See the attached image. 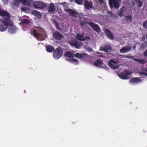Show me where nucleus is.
Listing matches in <instances>:
<instances>
[{
    "mask_svg": "<svg viewBox=\"0 0 147 147\" xmlns=\"http://www.w3.org/2000/svg\"><path fill=\"white\" fill-rule=\"evenodd\" d=\"M38 28V29L40 30V32H38L36 30L34 29L33 30V33L34 34V36L37 40L42 41L44 40L45 39V33L42 28L40 27H39Z\"/></svg>",
    "mask_w": 147,
    "mask_h": 147,
    "instance_id": "nucleus-1",
    "label": "nucleus"
},
{
    "mask_svg": "<svg viewBox=\"0 0 147 147\" xmlns=\"http://www.w3.org/2000/svg\"><path fill=\"white\" fill-rule=\"evenodd\" d=\"M0 21L1 23L4 25L0 24V31H4L7 28L8 25L10 24L11 21L8 18H1L0 19Z\"/></svg>",
    "mask_w": 147,
    "mask_h": 147,
    "instance_id": "nucleus-2",
    "label": "nucleus"
},
{
    "mask_svg": "<svg viewBox=\"0 0 147 147\" xmlns=\"http://www.w3.org/2000/svg\"><path fill=\"white\" fill-rule=\"evenodd\" d=\"M63 54V51H61V48L59 47L57 48L54 51L53 57L56 59L59 58Z\"/></svg>",
    "mask_w": 147,
    "mask_h": 147,
    "instance_id": "nucleus-3",
    "label": "nucleus"
},
{
    "mask_svg": "<svg viewBox=\"0 0 147 147\" xmlns=\"http://www.w3.org/2000/svg\"><path fill=\"white\" fill-rule=\"evenodd\" d=\"M74 55L76 57L84 61L88 59L90 56L84 53H76Z\"/></svg>",
    "mask_w": 147,
    "mask_h": 147,
    "instance_id": "nucleus-4",
    "label": "nucleus"
},
{
    "mask_svg": "<svg viewBox=\"0 0 147 147\" xmlns=\"http://www.w3.org/2000/svg\"><path fill=\"white\" fill-rule=\"evenodd\" d=\"M131 74V73L129 72L128 71L125 70L123 72L120 74H119V77L122 79L127 80L130 78Z\"/></svg>",
    "mask_w": 147,
    "mask_h": 147,
    "instance_id": "nucleus-5",
    "label": "nucleus"
},
{
    "mask_svg": "<svg viewBox=\"0 0 147 147\" xmlns=\"http://www.w3.org/2000/svg\"><path fill=\"white\" fill-rule=\"evenodd\" d=\"M33 6L36 9H42L47 7L46 5L43 2L39 1L35 2Z\"/></svg>",
    "mask_w": 147,
    "mask_h": 147,
    "instance_id": "nucleus-6",
    "label": "nucleus"
},
{
    "mask_svg": "<svg viewBox=\"0 0 147 147\" xmlns=\"http://www.w3.org/2000/svg\"><path fill=\"white\" fill-rule=\"evenodd\" d=\"M109 4L111 8L114 7L117 9L119 8L120 6L119 2L115 0H109Z\"/></svg>",
    "mask_w": 147,
    "mask_h": 147,
    "instance_id": "nucleus-7",
    "label": "nucleus"
},
{
    "mask_svg": "<svg viewBox=\"0 0 147 147\" xmlns=\"http://www.w3.org/2000/svg\"><path fill=\"white\" fill-rule=\"evenodd\" d=\"M88 24L93 29L97 32H99L101 31L100 28L99 26L94 23L90 22L88 23Z\"/></svg>",
    "mask_w": 147,
    "mask_h": 147,
    "instance_id": "nucleus-8",
    "label": "nucleus"
},
{
    "mask_svg": "<svg viewBox=\"0 0 147 147\" xmlns=\"http://www.w3.org/2000/svg\"><path fill=\"white\" fill-rule=\"evenodd\" d=\"M69 43L71 45L74 46L77 49L80 48L81 43L76 40H73L69 41Z\"/></svg>",
    "mask_w": 147,
    "mask_h": 147,
    "instance_id": "nucleus-9",
    "label": "nucleus"
},
{
    "mask_svg": "<svg viewBox=\"0 0 147 147\" xmlns=\"http://www.w3.org/2000/svg\"><path fill=\"white\" fill-rule=\"evenodd\" d=\"M118 62L113 60H111L108 62V65L111 68L113 69H117L119 67V65L117 64Z\"/></svg>",
    "mask_w": 147,
    "mask_h": 147,
    "instance_id": "nucleus-10",
    "label": "nucleus"
},
{
    "mask_svg": "<svg viewBox=\"0 0 147 147\" xmlns=\"http://www.w3.org/2000/svg\"><path fill=\"white\" fill-rule=\"evenodd\" d=\"M84 5L85 8L89 10L90 9H92L93 7V3L91 1H89L87 0H85L84 3Z\"/></svg>",
    "mask_w": 147,
    "mask_h": 147,
    "instance_id": "nucleus-11",
    "label": "nucleus"
},
{
    "mask_svg": "<svg viewBox=\"0 0 147 147\" xmlns=\"http://www.w3.org/2000/svg\"><path fill=\"white\" fill-rule=\"evenodd\" d=\"M53 38L57 40H61L63 37V36L57 31H55L53 34Z\"/></svg>",
    "mask_w": 147,
    "mask_h": 147,
    "instance_id": "nucleus-12",
    "label": "nucleus"
},
{
    "mask_svg": "<svg viewBox=\"0 0 147 147\" xmlns=\"http://www.w3.org/2000/svg\"><path fill=\"white\" fill-rule=\"evenodd\" d=\"M0 16H6V17H2V18H8L9 20H10V17L9 13L8 12L6 11H4L2 10L0 8Z\"/></svg>",
    "mask_w": 147,
    "mask_h": 147,
    "instance_id": "nucleus-13",
    "label": "nucleus"
},
{
    "mask_svg": "<svg viewBox=\"0 0 147 147\" xmlns=\"http://www.w3.org/2000/svg\"><path fill=\"white\" fill-rule=\"evenodd\" d=\"M105 33L106 36L109 39L112 40L113 39V34L109 30L107 29H106Z\"/></svg>",
    "mask_w": 147,
    "mask_h": 147,
    "instance_id": "nucleus-14",
    "label": "nucleus"
},
{
    "mask_svg": "<svg viewBox=\"0 0 147 147\" xmlns=\"http://www.w3.org/2000/svg\"><path fill=\"white\" fill-rule=\"evenodd\" d=\"M8 31L9 32L12 33L16 32V27L14 26H12L11 22L10 24L8 25Z\"/></svg>",
    "mask_w": 147,
    "mask_h": 147,
    "instance_id": "nucleus-15",
    "label": "nucleus"
},
{
    "mask_svg": "<svg viewBox=\"0 0 147 147\" xmlns=\"http://www.w3.org/2000/svg\"><path fill=\"white\" fill-rule=\"evenodd\" d=\"M67 11L69 12V14L70 16L75 18L77 17V15L78 13V12L75 11L71 9H68Z\"/></svg>",
    "mask_w": 147,
    "mask_h": 147,
    "instance_id": "nucleus-16",
    "label": "nucleus"
},
{
    "mask_svg": "<svg viewBox=\"0 0 147 147\" xmlns=\"http://www.w3.org/2000/svg\"><path fill=\"white\" fill-rule=\"evenodd\" d=\"M100 49L101 51L107 52L108 51L111 50V47L110 45H106L103 47H101Z\"/></svg>",
    "mask_w": 147,
    "mask_h": 147,
    "instance_id": "nucleus-17",
    "label": "nucleus"
},
{
    "mask_svg": "<svg viewBox=\"0 0 147 147\" xmlns=\"http://www.w3.org/2000/svg\"><path fill=\"white\" fill-rule=\"evenodd\" d=\"M131 47L129 46H127V47H123L120 50V52L121 53H125L128 51L130 50Z\"/></svg>",
    "mask_w": 147,
    "mask_h": 147,
    "instance_id": "nucleus-18",
    "label": "nucleus"
},
{
    "mask_svg": "<svg viewBox=\"0 0 147 147\" xmlns=\"http://www.w3.org/2000/svg\"><path fill=\"white\" fill-rule=\"evenodd\" d=\"M126 9V7L123 6L121 9L120 11L117 12V14L118 16L120 17H122L124 16V14L125 13V10Z\"/></svg>",
    "mask_w": 147,
    "mask_h": 147,
    "instance_id": "nucleus-19",
    "label": "nucleus"
},
{
    "mask_svg": "<svg viewBox=\"0 0 147 147\" xmlns=\"http://www.w3.org/2000/svg\"><path fill=\"white\" fill-rule=\"evenodd\" d=\"M46 49L47 51L49 53H52L54 52L55 50V48L54 47L51 45L46 46Z\"/></svg>",
    "mask_w": 147,
    "mask_h": 147,
    "instance_id": "nucleus-20",
    "label": "nucleus"
},
{
    "mask_svg": "<svg viewBox=\"0 0 147 147\" xmlns=\"http://www.w3.org/2000/svg\"><path fill=\"white\" fill-rule=\"evenodd\" d=\"M142 81L141 79L138 78H134L131 79L129 80V82L132 83H137Z\"/></svg>",
    "mask_w": 147,
    "mask_h": 147,
    "instance_id": "nucleus-21",
    "label": "nucleus"
},
{
    "mask_svg": "<svg viewBox=\"0 0 147 147\" xmlns=\"http://www.w3.org/2000/svg\"><path fill=\"white\" fill-rule=\"evenodd\" d=\"M55 9L53 3H51L49 5V12H53L55 11Z\"/></svg>",
    "mask_w": 147,
    "mask_h": 147,
    "instance_id": "nucleus-22",
    "label": "nucleus"
},
{
    "mask_svg": "<svg viewBox=\"0 0 147 147\" xmlns=\"http://www.w3.org/2000/svg\"><path fill=\"white\" fill-rule=\"evenodd\" d=\"M84 33H82L81 34H76V38H77L80 40L84 41L85 39L84 38Z\"/></svg>",
    "mask_w": 147,
    "mask_h": 147,
    "instance_id": "nucleus-23",
    "label": "nucleus"
},
{
    "mask_svg": "<svg viewBox=\"0 0 147 147\" xmlns=\"http://www.w3.org/2000/svg\"><path fill=\"white\" fill-rule=\"evenodd\" d=\"M74 54L70 51H67L65 54V56L69 58H74Z\"/></svg>",
    "mask_w": 147,
    "mask_h": 147,
    "instance_id": "nucleus-24",
    "label": "nucleus"
},
{
    "mask_svg": "<svg viewBox=\"0 0 147 147\" xmlns=\"http://www.w3.org/2000/svg\"><path fill=\"white\" fill-rule=\"evenodd\" d=\"M102 64L101 61L100 59L96 60L93 63V64L96 67H100Z\"/></svg>",
    "mask_w": 147,
    "mask_h": 147,
    "instance_id": "nucleus-25",
    "label": "nucleus"
},
{
    "mask_svg": "<svg viewBox=\"0 0 147 147\" xmlns=\"http://www.w3.org/2000/svg\"><path fill=\"white\" fill-rule=\"evenodd\" d=\"M30 22L29 19L26 18L22 19L21 21V24H28Z\"/></svg>",
    "mask_w": 147,
    "mask_h": 147,
    "instance_id": "nucleus-26",
    "label": "nucleus"
},
{
    "mask_svg": "<svg viewBox=\"0 0 147 147\" xmlns=\"http://www.w3.org/2000/svg\"><path fill=\"white\" fill-rule=\"evenodd\" d=\"M134 60L135 61L138 62V63L142 64H144L145 63V61L144 59H134Z\"/></svg>",
    "mask_w": 147,
    "mask_h": 147,
    "instance_id": "nucleus-27",
    "label": "nucleus"
},
{
    "mask_svg": "<svg viewBox=\"0 0 147 147\" xmlns=\"http://www.w3.org/2000/svg\"><path fill=\"white\" fill-rule=\"evenodd\" d=\"M70 61L72 63H75V64L76 65H77L79 63L78 61L76 59H70Z\"/></svg>",
    "mask_w": 147,
    "mask_h": 147,
    "instance_id": "nucleus-28",
    "label": "nucleus"
},
{
    "mask_svg": "<svg viewBox=\"0 0 147 147\" xmlns=\"http://www.w3.org/2000/svg\"><path fill=\"white\" fill-rule=\"evenodd\" d=\"M33 13L36 16H39L41 15V13H40L39 11L36 10L33 11Z\"/></svg>",
    "mask_w": 147,
    "mask_h": 147,
    "instance_id": "nucleus-29",
    "label": "nucleus"
},
{
    "mask_svg": "<svg viewBox=\"0 0 147 147\" xmlns=\"http://www.w3.org/2000/svg\"><path fill=\"white\" fill-rule=\"evenodd\" d=\"M125 19L128 21H131L132 20V17L131 15H128L125 17Z\"/></svg>",
    "mask_w": 147,
    "mask_h": 147,
    "instance_id": "nucleus-30",
    "label": "nucleus"
},
{
    "mask_svg": "<svg viewBox=\"0 0 147 147\" xmlns=\"http://www.w3.org/2000/svg\"><path fill=\"white\" fill-rule=\"evenodd\" d=\"M137 2L138 6L140 7H141L143 4L142 1L140 0H138Z\"/></svg>",
    "mask_w": 147,
    "mask_h": 147,
    "instance_id": "nucleus-31",
    "label": "nucleus"
},
{
    "mask_svg": "<svg viewBox=\"0 0 147 147\" xmlns=\"http://www.w3.org/2000/svg\"><path fill=\"white\" fill-rule=\"evenodd\" d=\"M83 0H74L75 2L79 5L82 4V1Z\"/></svg>",
    "mask_w": 147,
    "mask_h": 147,
    "instance_id": "nucleus-32",
    "label": "nucleus"
},
{
    "mask_svg": "<svg viewBox=\"0 0 147 147\" xmlns=\"http://www.w3.org/2000/svg\"><path fill=\"white\" fill-rule=\"evenodd\" d=\"M143 25L144 28L147 29V20L145 21L143 23Z\"/></svg>",
    "mask_w": 147,
    "mask_h": 147,
    "instance_id": "nucleus-33",
    "label": "nucleus"
},
{
    "mask_svg": "<svg viewBox=\"0 0 147 147\" xmlns=\"http://www.w3.org/2000/svg\"><path fill=\"white\" fill-rule=\"evenodd\" d=\"M55 25L56 28L57 30H59V29H60L59 28V25L57 23V22H55Z\"/></svg>",
    "mask_w": 147,
    "mask_h": 147,
    "instance_id": "nucleus-34",
    "label": "nucleus"
},
{
    "mask_svg": "<svg viewBox=\"0 0 147 147\" xmlns=\"http://www.w3.org/2000/svg\"><path fill=\"white\" fill-rule=\"evenodd\" d=\"M139 74L141 76H147V74L144 73L142 72H140L139 73Z\"/></svg>",
    "mask_w": 147,
    "mask_h": 147,
    "instance_id": "nucleus-35",
    "label": "nucleus"
},
{
    "mask_svg": "<svg viewBox=\"0 0 147 147\" xmlns=\"http://www.w3.org/2000/svg\"><path fill=\"white\" fill-rule=\"evenodd\" d=\"M86 22H82L80 23V25L82 26H84L86 24Z\"/></svg>",
    "mask_w": 147,
    "mask_h": 147,
    "instance_id": "nucleus-36",
    "label": "nucleus"
},
{
    "mask_svg": "<svg viewBox=\"0 0 147 147\" xmlns=\"http://www.w3.org/2000/svg\"><path fill=\"white\" fill-rule=\"evenodd\" d=\"M110 13V16H111V17H113L114 18H117L116 15L115 14L112 13L111 12Z\"/></svg>",
    "mask_w": 147,
    "mask_h": 147,
    "instance_id": "nucleus-37",
    "label": "nucleus"
},
{
    "mask_svg": "<svg viewBox=\"0 0 147 147\" xmlns=\"http://www.w3.org/2000/svg\"><path fill=\"white\" fill-rule=\"evenodd\" d=\"M21 2L23 4L26 5L27 3V0H22Z\"/></svg>",
    "mask_w": 147,
    "mask_h": 147,
    "instance_id": "nucleus-38",
    "label": "nucleus"
},
{
    "mask_svg": "<svg viewBox=\"0 0 147 147\" xmlns=\"http://www.w3.org/2000/svg\"><path fill=\"white\" fill-rule=\"evenodd\" d=\"M20 2L19 1H18L17 0H15V3L16 5L17 4L18 5H19Z\"/></svg>",
    "mask_w": 147,
    "mask_h": 147,
    "instance_id": "nucleus-39",
    "label": "nucleus"
},
{
    "mask_svg": "<svg viewBox=\"0 0 147 147\" xmlns=\"http://www.w3.org/2000/svg\"><path fill=\"white\" fill-rule=\"evenodd\" d=\"M144 56L147 57V49L144 51Z\"/></svg>",
    "mask_w": 147,
    "mask_h": 147,
    "instance_id": "nucleus-40",
    "label": "nucleus"
},
{
    "mask_svg": "<svg viewBox=\"0 0 147 147\" xmlns=\"http://www.w3.org/2000/svg\"><path fill=\"white\" fill-rule=\"evenodd\" d=\"M124 56H125V57H124V58H130V57H131V56H128V55H124Z\"/></svg>",
    "mask_w": 147,
    "mask_h": 147,
    "instance_id": "nucleus-41",
    "label": "nucleus"
},
{
    "mask_svg": "<svg viewBox=\"0 0 147 147\" xmlns=\"http://www.w3.org/2000/svg\"><path fill=\"white\" fill-rule=\"evenodd\" d=\"M118 56L119 57H121L122 58H124V57H125V56H124V55H121V54L119 55Z\"/></svg>",
    "mask_w": 147,
    "mask_h": 147,
    "instance_id": "nucleus-42",
    "label": "nucleus"
},
{
    "mask_svg": "<svg viewBox=\"0 0 147 147\" xmlns=\"http://www.w3.org/2000/svg\"><path fill=\"white\" fill-rule=\"evenodd\" d=\"M104 0H98V2L101 3H102L104 2Z\"/></svg>",
    "mask_w": 147,
    "mask_h": 147,
    "instance_id": "nucleus-43",
    "label": "nucleus"
},
{
    "mask_svg": "<svg viewBox=\"0 0 147 147\" xmlns=\"http://www.w3.org/2000/svg\"><path fill=\"white\" fill-rule=\"evenodd\" d=\"M70 2H72L73 1V0H69Z\"/></svg>",
    "mask_w": 147,
    "mask_h": 147,
    "instance_id": "nucleus-44",
    "label": "nucleus"
},
{
    "mask_svg": "<svg viewBox=\"0 0 147 147\" xmlns=\"http://www.w3.org/2000/svg\"><path fill=\"white\" fill-rule=\"evenodd\" d=\"M24 8H21V9H22V11H23V10H24Z\"/></svg>",
    "mask_w": 147,
    "mask_h": 147,
    "instance_id": "nucleus-45",
    "label": "nucleus"
},
{
    "mask_svg": "<svg viewBox=\"0 0 147 147\" xmlns=\"http://www.w3.org/2000/svg\"><path fill=\"white\" fill-rule=\"evenodd\" d=\"M146 71L147 72V69H146Z\"/></svg>",
    "mask_w": 147,
    "mask_h": 147,
    "instance_id": "nucleus-46",
    "label": "nucleus"
},
{
    "mask_svg": "<svg viewBox=\"0 0 147 147\" xmlns=\"http://www.w3.org/2000/svg\"><path fill=\"white\" fill-rule=\"evenodd\" d=\"M100 57H102V55H101V56H100Z\"/></svg>",
    "mask_w": 147,
    "mask_h": 147,
    "instance_id": "nucleus-47",
    "label": "nucleus"
},
{
    "mask_svg": "<svg viewBox=\"0 0 147 147\" xmlns=\"http://www.w3.org/2000/svg\"><path fill=\"white\" fill-rule=\"evenodd\" d=\"M146 38H147V36H146Z\"/></svg>",
    "mask_w": 147,
    "mask_h": 147,
    "instance_id": "nucleus-48",
    "label": "nucleus"
}]
</instances>
